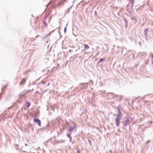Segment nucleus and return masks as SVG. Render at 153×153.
Returning <instances> with one entry per match:
<instances>
[{"instance_id": "nucleus-51", "label": "nucleus", "mask_w": 153, "mask_h": 153, "mask_svg": "<svg viewBox=\"0 0 153 153\" xmlns=\"http://www.w3.org/2000/svg\"><path fill=\"white\" fill-rule=\"evenodd\" d=\"M51 16L50 17V20L51 19Z\"/></svg>"}, {"instance_id": "nucleus-43", "label": "nucleus", "mask_w": 153, "mask_h": 153, "mask_svg": "<svg viewBox=\"0 0 153 153\" xmlns=\"http://www.w3.org/2000/svg\"><path fill=\"white\" fill-rule=\"evenodd\" d=\"M129 4H127L126 6V7H128L129 6Z\"/></svg>"}, {"instance_id": "nucleus-12", "label": "nucleus", "mask_w": 153, "mask_h": 153, "mask_svg": "<svg viewBox=\"0 0 153 153\" xmlns=\"http://www.w3.org/2000/svg\"><path fill=\"white\" fill-rule=\"evenodd\" d=\"M39 114V111H37V112H36L34 116V118H37V117L38 116Z\"/></svg>"}, {"instance_id": "nucleus-38", "label": "nucleus", "mask_w": 153, "mask_h": 153, "mask_svg": "<svg viewBox=\"0 0 153 153\" xmlns=\"http://www.w3.org/2000/svg\"><path fill=\"white\" fill-rule=\"evenodd\" d=\"M84 83L85 84V85H87V84H88L89 83L88 82H86V83Z\"/></svg>"}, {"instance_id": "nucleus-16", "label": "nucleus", "mask_w": 153, "mask_h": 153, "mask_svg": "<svg viewBox=\"0 0 153 153\" xmlns=\"http://www.w3.org/2000/svg\"><path fill=\"white\" fill-rule=\"evenodd\" d=\"M105 61V59H104L103 58H101L99 60V61L97 63V64H98L104 61Z\"/></svg>"}, {"instance_id": "nucleus-34", "label": "nucleus", "mask_w": 153, "mask_h": 153, "mask_svg": "<svg viewBox=\"0 0 153 153\" xmlns=\"http://www.w3.org/2000/svg\"><path fill=\"white\" fill-rule=\"evenodd\" d=\"M70 138V140H69V142H71V139H72V137H71L70 138Z\"/></svg>"}, {"instance_id": "nucleus-9", "label": "nucleus", "mask_w": 153, "mask_h": 153, "mask_svg": "<svg viewBox=\"0 0 153 153\" xmlns=\"http://www.w3.org/2000/svg\"><path fill=\"white\" fill-rule=\"evenodd\" d=\"M76 127L74 126L73 127H70L69 129L68 130V131H71L72 132L73 131V129L74 128H75Z\"/></svg>"}, {"instance_id": "nucleus-52", "label": "nucleus", "mask_w": 153, "mask_h": 153, "mask_svg": "<svg viewBox=\"0 0 153 153\" xmlns=\"http://www.w3.org/2000/svg\"><path fill=\"white\" fill-rule=\"evenodd\" d=\"M127 11H129H129H128V8H127Z\"/></svg>"}, {"instance_id": "nucleus-6", "label": "nucleus", "mask_w": 153, "mask_h": 153, "mask_svg": "<svg viewBox=\"0 0 153 153\" xmlns=\"http://www.w3.org/2000/svg\"><path fill=\"white\" fill-rule=\"evenodd\" d=\"M22 41L24 42V44L26 43V44H29L30 45L32 42V41L30 40V39H23Z\"/></svg>"}, {"instance_id": "nucleus-47", "label": "nucleus", "mask_w": 153, "mask_h": 153, "mask_svg": "<svg viewBox=\"0 0 153 153\" xmlns=\"http://www.w3.org/2000/svg\"><path fill=\"white\" fill-rule=\"evenodd\" d=\"M45 71V70H43L42 72H44Z\"/></svg>"}, {"instance_id": "nucleus-27", "label": "nucleus", "mask_w": 153, "mask_h": 153, "mask_svg": "<svg viewBox=\"0 0 153 153\" xmlns=\"http://www.w3.org/2000/svg\"><path fill=\"white\" fill-rule=\"evenodd\" d=\"M43 24L45 26H47V24L45 22H44Z\"/></svg>"}, {"instance_id": "nucleus-39", "label": "nucleus", "mask_w": 153, "mask_h": 153, "mask_svg": "<svg viewBox=\"0 0 153 153\" xmlns=\"http://www.w3.org/2000/svg\"><path fill=\"white\" fill-rule=\"evenodd\" d=\"M12 106H11V107H9V108H7L8 109H10L11 108H12Z\"/></svg>"}, {"instance_id": "nucleus-35", "label": "nucleus", "mask_w": 153, "mask_h": 153, "mask_svg": "<svg viewBox=\"0 0 153 153\" xmlns=\"http://www.w3.org/2000/svg\"><path fill=\"white\" fill-rule=\"evenodd\" d=\"M59 24H60V23H61L60 21H61V19H59Z\"/></svg>"}, {"instance_id": "nucleus-44", "label": "nucleus", "mask_w": 153, "mask_h": 153, "mask_svg": "<svg viewBox=\"0 0 153 153\" xmlns=\"http://www.w3.org/2000/svg\"><path fill=\"white\" fill-rule=\"evenodd\" d=\"M58 32L59 34V35L60 36L61 33L59 32V30L58 31Z\"/></svg>"}, {"instance_id": "nucleus-60", "label": "nucleus", "mask_w": 153, "mask_h": 153, "mask_svg": "<svg viewBox=\"0 0 153 153\" xmlns=\"http://www.w3.org/2000/svg\"><path fill=\"white\" fill-rule=\"evenodd\" d=\"M134 56V55H133V56Z\"/></svg>"}, {"instance_id": "nucleus-46", "label": "nucleus", "mask_w": 153, "mask_h": 153, "mask_svg": "<svg viewBox=\"0 0 153 153\" xmlns=\"http://www.w3.org/2000/svg\"><path fill=\"white\" fill-rule=\"evenodd\" d=\"M74 46L73 45L71 47L72 48H74Z\"/></svg>"}, {"instance_id": "nucleus-17", "label": "nucleus", "mask_w": 153, "mask_h": 153, "mask_svg": "<svg viewBox=\"0 0 153 153\" xmlns=\"http://www.w3.org/2000/svg\"><path fill=\"white\" fill-rule=\"evenodd\" d=\"M84 47L85 49H88L89 48V46L87 44L84 45Z\"/></svg>"}, {"instance_id": "nucleus-33", "label": "nucleus", "mask_w": 153, "mask_h": 153, "mask_svg": "<svg viewBox=\"0 0 153 153\" xmlns=\"http://www.w3.org/2000/svg\"><path fill=\"white\" fill-rule=\"evenodd\" d=\"M94 13L95 15H97V12L96 11H95L94 12Z\"/></svg>"}, {"instance_id": "nucleus-50", "label": "nucleus", "mask_w": 153, "mask_h": 153, "mask_svg": "<svg viewBox=\"0 0 153 153\" xmlns=\"http://www.w3.org/2000/svg\"><path fill=\"white\" fill-rule=\"evenodd\" d=\"M57 134H58V135H59V133L58 132H57Z\"/></svg>"}, {"instance_id": "nucleus-10", "label": "nucleus", "mask_w": 153, "mask_h": 153, "mask_svg": "<svg viewBox=\"0 0 153 153\" xmlns=\"http://www.w3.org/2000/svg\"><path fill=\"white\" fill-rule=\"evenodd\" d=\"M129 1L131 4V8L132 9L133 6V4L134 2V0H129Z\"/></svg>"}, {"instance_id": "nucleus-57", "label": "nucleus", "mask_w": 153, "mask_h": 153, "mask_svg": "<svg viewBox=\"0 0 153 153\" xmlns=\"http://www.w3.org/2000/svg\"><path fill=\"white\" fill-rule=\"evenodd\" d=\"M152 57H153V55H152Z\"/></svg>"}, {"instance_id": "nucleus-3", "label": "nucleus", "mask_w": 153, "mask_h": 153, "mask_svg": "<svg viewBox=\"0 0 153 153\" xmlns=\"http://www.w3.org/2000/svg\"><path fill=\"white\" fill-rule=\"evenodd\" d=\"M88 85H85L84 83H80L79 85V87L81 90H84V91L87 88Z\"/></svg>"}, {"instance_id": "nucleus-45", "label": "nucleus", "mask_w": 153, "mask_h": 153, "mask_svg": "<svg viewBox=\"0 0 153 153\" xmlns=\"http://www.w3.org/2000/svg\"><path fill=\"white\" fill-rule=\"evenodd\" d=\"M79 48H78L76 50V52H77V50H78L79 49Z\"/></svg>"}, {"instance_id": "nucleus-19", "label": "nucleus", "mask_w": 153, "mask_h": 153, "mask_svg": "<svg viewBox=\"0 0 153 153\" xmlns=\"http://www.w3.org/2000/svg\"><path fill=\"white\" fill-rule=\"evenodd\" d=\"M123 19L124 21L126 23H127V20H126V19L125 18L123 17Z\"/></svg>"}, {"instance_id": "nucleus-59", "label": "nucleus", "mask_w": 153, "mask_h": 153, "mask_svg": "<svg viewBox=\"0 0 153 153\" xmlns=\"http://www.w3.org/2000/svg\"><path fill=\"white\" fill-rule=\"evenodd\" d=\"M48 4L47 6H48Z\"/></svg>"}, {"instance_id": "nucleus-8", "label": "nucleus", "mask_w": 153, "mask_h": 153, "mask_svg": "<svg viewBox=\"0 0 153 153\" xmlns=\"http://www.w3.org/2000/svg\"><path fill=\"white\" fill-rule=\"evenodd\" d=\"M149 29L148 28H146L145 29L144 31V34L145 36V38H148L147 35L148 33H147L148 32Z\"/></svg>"}, {"instance_id": "nucleus-24", "label": "nucleus", "mask_w": 153, "mask_h": 153, "mask_svg": "<svg viewBox=\"0 0 153 153\" xmlns=\"http://www.w3.org/2000/svg\"><path fill=\"white\" fill-rule=\"evenodd\" d=\"M69 9H68L66 10H65V13L67 12V13L70 10Z\"/></svg>"}, {"instance_id": "nucleus-11", "label": "nucleus", "mask_w": 153, "mask_h": 153, "mask_svg": "<svg viewBox=\"0 0 153 153\" xmlns=\"http://www.w3.org/2000/svg\"><path fill=\"white\" fill-rule=\"evenodd\" d=\"M26 79L25 78H24L22 79V81L20 83V85L23 84L26 82Z\"/></svg>"}, {"instance_id": "nucleus-15", "label": "nucleus", "mask_w": 153, "mask_h": 153, "mask_svg": "<svg viewBox=\"0 0 153 153\" xmlns=\"http://www.w3.org/2000/svg\"><path fill=\"white\" fill-rule=\"evenodd\" d=\"M26 104L27 105V106H26L27 107V108H28L30 107V102L26 101Z\"/></svg>"}, {"instance_id": "nucleus-55", "label": "nucleus", "mask_w": 153, "mask_h": 153, "mask_svg": "<svg viewBox=\"0 0 153 153\" xmlns=\"http://www.w3.org/2000/svg\"><path fill=\"white\" fill-rule=\"evenodd\" d=\"M147 39H146V41H147Z\"/></svg>"}, {"instance_id": "nucleus-5", "label": "nucleus", "mask_w": 153, "mask_h": 153, "mask_svg": "<svg viewBox=\"0 0 153 153\" xmlns=\"http://www.w3.org/2000/svg\"><path fill=\"white\" fill-rule=\"evenodd\" d=\"M33 122L34 123H37L39 126H41V122L39 119L34 118Z\"/></svg>"}, {"instance_id": "nucleus-26", "label": "nucleus", "mask_w": 153, "mask_h": 153, "mask_svg": "<svg viewBox=\"0 0 153 153\" xmlns=\"http://www.w3.org/2000/svg\"><path fill=\"white\" fill-rule=\"evenodd\" d=\"M30 125L31 126V129H32V130L33 131V130H34V128L33 127H32V126H31V124H30Z\"/></svg>"}, {"instance_id": "nucleus-42", "label": "nucleus", "mask_w": 153, "mask_h": 153, "mask_svg": "<svg viewBox=\"0 0 153 153\" xmlns=\"http://www.w3.org/2000/svg\"><path fill=\"white\" fill-rule=\"evenodd\" d=\"M50 84V82H48V83L47 85V86H49V85Z\"/></svg>"}, {"instance_id": "nucleus-54", "label": "nucleus", "mask_w": 153, "mask_h": 153, "mask_svg": "<svg viewBox=\"0 0 153 153\" xmlns=\"http://www.w3.org/2000/svg\"><path fill=\"white\" fill-rule=\"evenodd\" d=\"M63 131H62V130L61 131V133Z\"/></svg>"}, {"instance_id": "nucleus-25", "label": "nucleus", "mask_w": 153, "mask_h": 153, "mask_svg": "<svg viewBox=\"0 0 153 153\" xmlns=\"http://www.w3.org/2000/svg\"><path fill=\"white\" fill-rule=\"evenodd\" d=\"M3 94V92H2L1 93H0V99H1V98L2 96V95Z\"/></svg>"}, {"instance_id": "nucleus-48", "label": "nucleus", "mask_w": 153, "mask_h": 153, "mask_svg": "<svg viewBox=\"0 0 153 153\" xmlns=\"http://www.w3.org/2000/svg\"><path fill=\"white\" fill-rule=\"evenodd\" d=\"M65 129V128H63L62 131H63V130H64Z\"/></svg>"}, {"instance_id": "nucleus-37", "label": "nucleus", "mask_w": 153, "mask_h": 153, "mask_svg": "<svg viewBox=\"0 0 153 153\" xmlns=\"http://www.w3.org/2000/svg\"><path fill=\"white\" fill-rule=\"evenodd\" d=\"M73 6V5H72L70 7H69L68 8L70 10V9H71L72 7Z\"/></svg>"}, {"instance_id": "nucleus-31", "label": "nucleus", "mask_w": 153, "mask_h": 153, "mask_svg": "<svg viewBox=\"0 0 153 153\" xmlns=\"http://www.w3.org/2000/svg\"><path fill=\"white\" fill-rule=\"evenodd\" d=\"M48 89L46 90H45L43 92V93H45L48 90Z\"/></svg>"}, {"instance_id": "nucleus-14", "label": "nucleus", "mask_w": 153, "mask_h": 153, "mask_svg": "<svg viewBox=\"0 0 153 153\" xmlns=\"http://www.w3.org/2000/svg\"><path fill=\"white\" fill-rule=\"evenodd\" d=\"M55 30H52V31H51L49 33H48V34H47L46 36H44L43 38H45L47 37L48 36H50L51 33H52Z\"/></svg>"}, {"instance_id": "nucleus-18", "label": "nucleus", "mask_w": 153, "mask_h": 153, "mask_svg": "<svg viewBox=\"0 0 153 153\" xmlns=\"http://www.w3.org/2000/svg\"><path fill=\"white\" fill-rule=\"evenodd\" d=\"M68 25V24H67L65 26V28H64V32L65 33H66V26H67V25Z\"/></svg>"}, {"instance_id": "nucleus-61", "label": "nucleus", "mask_w": 153, "mask_h": 153, "mask_svg": "<svg viewBox=\"0 0 153 153\" xmlns=\"http://www.w3.org/2000/svg\"><path fill=\"white\" fill-rule=\"evenodd\" d=\"M52 1H53V0H52Z\"/></svg>"}, {"instance_id": "nucleus-29", "label": "nucleus", "mask_w": 153, "mask_h": 153, "mask_svg": "<svg viewBox=\"0 0 153 153\" xmlns=\"http://www.w3.org/2000/svg\"><path fill=\"white\" fill-rule=\"evenodd\" d=\"M77 153H81V151L77 149Z\"/></svg>"}, {"instance_id": "nucleus-22", "label": "nucleus", "mask_w": 153, "mask_h": 153, "mask_svg": "<svg viewBox=\"0 0 153 153\" xmlns=\"http://www.w3.org/2000/svg\"><path fill=\"white\" fill-rule=\"evenodd\" d=\"M64 141V140H59L57 142V143H60Z\"/></svg>"}, {"instance_id": "nucleus-1", "label": "nucleus", "mask_w": 153, "mask_h": 153, "mask_svg": "<svg viewBox=\"0 0 153 153\" xmlns=\"http://www.w3.org/2000/svg\"><path fill=\"white\" fill-rule=\"evenodd\" d=\"M118 114L117 115V116L115 118V123L117 126H118L119 125L120 120L121 118L122 113L120 110L117 111Z\"/></svg>"}, {"instance_id": "nucleus-36", "label": "nucleus", "mask_w": 153, "mask_h": 153, "mask_svg": "<svg viewBox=\"0 0 153 153\" xmlns=\"http://www.w3.org/2000/svg\"><path fill=\"white\" fill-rule=\"evenodd\" d=\"M72 51V50H71V49H70L69 51V52H70V53H71V52Z\"/></svg>"}, {"instance_id": "nucleus-40", "label": "nucleus", "mask_w": 153, "mask_h": 153, "mask_svg": "<svg viewBox=\"0 0 153 153\" xmlns=\"http://www.w3.org/2000/svg\"><path fill=\"white\" fill-rule=\"evenodd\" d=\"M67 1V0H63V2H66Z\"/></svg>"}, {"instance_id": "nucleus-41", "label": "nucleus", "mask_w": 153, "mask_h": 153, "mask_svg": "<svg viewBox=\"0 0 153 153\" xmlns=\"http://www.w3.org/2000/svg\"><path fill=\"white\" fill-rule=\"evenodd\" d=\"M91 82L92 83V84H93V81L92 80H91Z\"/></svg>"}, {"instance_id": "nucleus-28", "label": "nucleus", "mask_w": 153, "mask_h": 153, "mask_svg": "<svg viewBox=\"0 0 153 153\" xmlns=\"http://www.w3.org/2000/svg\"><path fill=\"white\" fill-rule=\"evenodd\" d=\"M29 71H26L24 74L25 75Z\"/></svg>"}, {"instance_id": "nucleus-32", "label": "nucleus", "mask_w": 153, "mask_h": 153, "mask_svg": "<svg viewBox=\"0 0 153 153\" xmlns=\"http://www.w3.org/2000/svg\"><path fill=\"white\" fill-rule=\"evenodd\" d=\"M128 26V24H127V23H126V25H125V27H126V28H127V27Z\"/></svg>"}, {"instance_id": "nucleus-2", "label": "nucleus", "mask_w": 153, "mask_h": 153, "mask_svg": "<svg viewBox=\"0 0 153 153\" xmlns=\"http://www.w3.org/2000/svg\"><path fill=\"white\" fill-rule=\"evenodd\" d=\"M130 121V120L128 118H126V120L121 122V123L123 125V126L122 127V128L125 129V127L128 126V124H129Z\"/></svg>"}, {"instance_id": "nucleus-49", "label": "nucleus", "mask_w": 153, "mask_h": 153, "mask_svg": "<svg viewBox=\"0 0 153 153\" xmlns=\"http://www.w3.org/2000/svg\"><path fill=\"white\" fill-rule=\"evenodd\" d=\"M48 16H46L45 17V19L47 18Z\"/></svg>"}, {"instance_id": "nucleus-13", "label": "nucleus", "mask_w": 153, "mask_h": 153, "mask_svg": "<svg viewBox=\"0 0 153 153\" xmlns=\"http://www.w3.org/2000/svg\"><path fill=\"white\" fill-rule=\"evenodd\" d=\"M21 101L19 99H18L14 103V105H16L18 103H21Z\"/></svg>"}, {"instance_id": "nucleus-23", "label": "nucleus", "mask_w": 153, "mask_h": 153, "mask_svg": "<svg viewBox=\"0 0 153 153\" xmlns=\"http://www.w3.org/2000/svg\"><path fill=\"white\" fill-rule=\"evenodd\" d=\"M115 108H116L117 109V111L119 110H120L119 107H118V106L115 107Z\"/></svg>"}, {"instance_id": "nucleus-21", "label": "nucleus", "mask_w": 153, "mask_h": 153, "mask_svg": "<svg viewBox=\"0 0 153 153\" xmlns=\"http://www.w3.org/2000/svg\"><path fill=\"white\" fill-rule=\"evenodd\" d=\"M66 136L68 138H70L71 136V134H67Z\"/></svg>"}, {"instance_id": "nucleus-58", "label": "nucleus", "mask_w": 153, "mask_h": 153, "mask_svg": "<svg viewBox=\"0 0 153 153\" xmlns=\"http://www.w3.org/2000/svg\"><path fill=\"white\" fill-rule=\"evenodd\" d=\"M61 36H60V37L59 38V39H60V38H61Z\"/></svg>"}, {"instance_id": "nucleus-7", "label": "nucleus", "mask_w": 153, "mask_h": 153, "mask_svg": "<svg viewBox=\"0 0 153 153\" xmlns=\"http://www.w3.org/2000/svg\"><path fill=\"white\" fill-rule=\"evenodd\" d=\"M135 41L136 44L138 43L139 45L141 46V42H144L143 40H142L141 39H138V40L135 39Z\"/></svg>"}, {"instance_id": "nucleus-30", "label": "nucleus", "mask_w": 153, "mask_h": 153, "mask_svg": "<svg viewBox=\"0 0 153 153\" xmlns=\"http://www.w3.org/2000/svg\"><path fill=\"white\" fill-rule=\"evenodd\" d=\"M41 82H42V84H45L46 82H45L42 81H41Z\"/></svg>"}, {"instance_id": "nucleus-4", "label": "nucleus", "mask_w": 153, "mask_h": 153, "mask_svg": "<svg viewBox=\"0 0 153 153\" xmlns=\"http://www.w3.org/2000/svg\"><path fill=\"white\" fill-rule=\"evenodd\" d=\"M33 88L32 90H29L27 91H23L22 94H19V96H20L19 98H21L22 97L24 96L25 94L27 93L29 91L30 92L32 91H33Z\"/></svg>"}, {"instance_id": "nucleus-20", "label": "nucleus", "mask_w": 153, "mask_h": 153, "mask_svg": "<svg viewBox=\"0 0 153 153\" xmlns=\"http://www.w3.org/2000/svg\"><path fill=\"white\" fill-rule=\"evenodd\" d=\"M7 84H6V85L3 86V87L1 89L2 90H3V89H5L7 87Z\"/></svg>"}, {"instance_id": "nucleus-53", "label": "nucleus", "mask_w": 153, "mask_h": 153, "mask_svg": "<svg viewBox=\"0 0 153 153\" xmlns=\"http://www.w3.org/2000/svg\"><path fill=\"white\" fill-rule=\"evenodd\" d=\"M116 97H117L118 96L117 95H115Z\"/></svg>"}, {"instance_id": "nucleus-56", "label": "nucleus", "mask_w": 153, "mask_h": 153, "mask_svg": "<svg viewBox=\"0 0 153 153\" xmlns=\"http://www.w3.org/2000/svg\"><path fill=\"white\" fill-rule=\"evenodd\" d=\"M149 140H148L146 143H147L148 142H149Z\"/></svg>"}]
</instances>
